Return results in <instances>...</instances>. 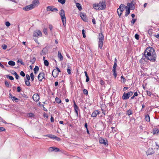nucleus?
<instances>
[{"mask_svg": "<svg viewBox=\"0 0 159 159\" xmlns=\"http://www.w3.org/2000/svg\"><path fill=\"white\" fill-rule=\"evenodd\" d=\"M144 57L151 61L154 62L156 61L157 55L153 48L151 47L147 48L144 52Z\"/></svg>", "mask_w": 159, "mask_h": 159, "instance_id": "1", "label": "nucleus"}, {"mask_svg": "<svg viewBox=\"0 0 159 159\" xmlns=\"http://www.w3.org/2000/svg\"><path fill=\"white\" fill-rule=\"evenodd\" d=\"M93 7L97 10H104L106 7V1L105 0H102L98 3L93 4Z\"/></svg>", "mask_w": 159, "mask_h": 159, "instance_id": "2", "label": "nucleus"}, {"mask_svg": "<svg viewBox=\"0 0 159 159\" xmlns=\"http://www.w3.org/2000/svg\"><path fill=\"white\" fill-rule=\"evenodd\" d=\"M59 14L61 17V19L64 26L66 25V19L65 16V13L64 10L61 9L60 11Z\"/></svg>", "mask_w": 159, "mask_h": 159, "instance_id": "3", "label": "nucleus"}, {"mask_svg": "<svg viewBox=\"0 0 159 159\" xmlns=\"http://www.w3.org/2000/svg\"><path fill=\"white\" fill-rule=\"evenodd\" d=\"M99 38L98 47L101 49L103 43L104 36L102 33H99Z\"/></svg>", "mask_w": 159, "mask_h": 159, "instance_id": "4", "label": "nucleus"}, {"mask_svg": "<svg viewBox=\"0 0 159 159\" xmlns=\"http://www.w3.org/2000/svg\"><path fill=\"white\" fill-rule=\"evenodd\" d=\"M133 93L132 91L129 92L127 93H124L122 97V99L125 100L128 99L129 97L132 95Z\"/></svg>", "mask_w": 159, "mask_h": 159, "instance_id": "5", "label": "nucleus"}, {"mask_svg": "<svg viewBox=\"0 0 159 159\" xmlns=\"http://www.w3.org/2000/svg\"><path fill=\"white\" fill-rule=\"evenodd\" d=\"M42 35V33L40 30H36L34 32L33 34L34 37L39 38L41 37Z\"/></svg>", "mask_w": 159, "mask_h": 159, "instance_id": "6", "label": "nucleus"}, {"mask_svg": "<svg viewBox=\"0 0 159 159\" xmlns=\"http://www.w3.org/2000/svg\"><path fill=\"white\" fill-rule=\"evenodd\" d=\"M99 142L100 143L106 146H107L108 145V142L106 139L102 138H100L99 139Z\"/></svg>", "mask_w": 159, "mask_h": 159, "instance_id": "7", "label": "nucleus"}, {"mask_svg": "<svg viewBox=\"0 0 159 159\" xmlns=\"http://www.w3.org/2000/svg\"><path fill=\"white\" fill-rule=\"evenodd\" d=\"M38 78L39 81H42L43 79H45L44 73L43 72H40L38 75Z\"/></svg>", "mask_w": 159, "mask_h": 159, "instance_id": "8", "label": "nucleus"}, {"mask_svg": "<svg viewBox=\"0 0 159 159\" xmlns=\"http://www.w3.org/2000/svg\"><path fill=\"white\" fill-rule=\"evenodd\" d=\"M47 11H51L57 12L58 11V9L53 6H48L47 7Z\"/></svg>", "mask_w": 159, "mask_h": 159, "instance_id": "9", "label": "nucleus"}, {"mask_svg": "<svg viewBox=\"0 0 159 159\" xmlns=\"http://www.w3.org/2000/svg\"><path fill=\"white\" fill-rule=\"evenodd\" d=\"M119 8L120 10V16H121V14H122L123 12L125 9H126V7H125L124 4H121Z\"/></svg>", "mask_w": 159, "mask_h": 159, "instance_id": "10", "label": "nucleus"}, {"mask_svg": "<svg viewBox=\"0 0 159 159\" xmlns=\"http://www.w3.org/2000/svg\"><path fill=\"white\" fill-rule=\"evenodd\" d=\"M73 102H74V109L75 110V111L76 113V114L77 116H78V110L79 109V108L77 106L76 104V103L75 102L74 100H73Z\"/></svg>", "mask_w": 159, "mask_h": 159, "instance_id": "11", "label": "nucleus"}, {"mask_svg": "<svg viewBox=\"0 0 159 159\" xmlns=\"http://www.w3.org/2000/svg\"><path fill=\"white\" fill-rule=\"evenodd\" d=\"M34 100L36 102L38 101L39 99V97L37 93L34 94L33 96Z\"/></svg>", "mask_w": 159, "mask_h": 159, "instance_id": "12", "label": "nucleus"}, {"mask_svg": "<svg viewBox=\"0 0 159 159\" xmlns=\"http://www.w3.org/2000/svg\"><path fill=\"white\" fill-rule=\"evenodd\" d=\"M33 8L32 5H30L27 6L23 8V9L26 11H28Z\"/></svg>", "mask_w": 159, "mask_h": 159, "instance_id": "13", "label": "nucleus"}, {"mask_svg": "<svg viewBox=\"0 0 159 159\" xmlns=\"http://www.w3.org/2000/svg\"><path fill=\"white\" fill-rule=\"evenodd\" d=\"M48 50L47 48L46 47L43 48L42 50L40 52V55H46V53L48 52Z\"/></svg>", "mask_w": 159, "mask_h": 159, "instance_id": "14", "label": "nucleus"}, {"mask_svg": "<svg viewBox=\"0 0 159 159\" xmlns=\"http://www.w3.org/2000/svg\"><path fill=\"white\" fill-rule=\"evenodd\" d=\"M100 113V111L98 110H96L94 111L92 113L91 116L93 117H96Z\"/></svg>", "mask_w": 159, "mask_h": 159, "instance_id": "15", "label": "nucleus"}, {"mask_svg": "<svg viewBox=\"0 0 159 159\" xmlns=\"http://www.w3.org/2000/svg\"><path fill=\"white\" fill-rule=\"evenodd\" d=\"M39 3V0H34L33 1L31 5H33V8L37 6Z\"/></svg>", "mask_w": 159, "mask_h": 159, "instance_id": "16", "label": "nucleus"}, {"mask_svg": "<svg viewBox=\"0 0 159 159\" xmlns=\"http://www.w3.org/2000/svg\"><path fill=\"white\" fill-rule=\"evenodd\" d=\"M154 152L152 148H149L147 151L146 152L147 155H152L153 154Z\"/></svg>", "mask_w": 159, "mask_h": 159, "instance_id": "17", "label": "nucleus"}, {"mask_svg": "<svg viewBox=\"0 0 159 159\" xmlns=\"http://www.w3.org/2000/svg\"><path fill=\"white\" fill-rule=\"evenodd\" d=\"M52 74L54 78H56L58 75L59 73L56 70L54 69L52 71Z\"/></svg>", "mask_w": 159, "mask_h": 159, "instance_id": "18", "label": "nucleus"}, {"mask_svg": "<svg viewBox=\"0 0 159 159\" xmlns=\"http://www.w3.org/2000/svg\"><path fill=\"white\" fill-rule=\"evenodd\" d=\"M80 16L82 19L84 21H87V19L86 16V15L83 13L80 14Z\"/></svg>", "mask_w": 159, "mask_h": 159, "instance_id": "19", "label": "nucleus"}, {"mask_svg": "<svg viewBox=\"0 0 159 159\" xmlns=\"http://www.w3.org/2000/svg\"><path fill=\"white\" fill-rule=\"evenodd\" d=\"M130 8H128L127 7H126V13L125 15V16H127L130 13Z\"/></svg>", "mask_w": 159, "mask_h": 159, "instance_id": "20", "label": "nucleus"}, {"mask_svg": "<svg viewBox=\"0 0 159 159\" xmlns=\"http://www.w3.org/2000/svg\"><path fill=\"white\" fill-rule=\"evenodd\" d=\"M146 58L144 57V54H143L142 57L140 60L139 62L141 63L142 64L144 62L146 61L145 59Z\"/></svg>", "mask_w": 159, "mask_h": 159, "instance_id": "21", "label": "nucleus"}, {"mask_svg": "<svg viewBox=\"0 0 159 159\" xmlns=\"http://www.w3.org/2000/svg\"><path fill=\"white\" fill-rule=\"evenodd\" d=\"M58 57L60 59V61H62L63 59V57L61 52H60L59 51H58Z\"/></svg>", "mask_w": 159, "mask_h": 159, "instance_id": "22", "label": "nucleus"}, {"mask_svg": "<svg viewBox=\"0 0 159 159\" xmlns=\"http://www.w3.org/2000/svg\"><path fill=\"white\" fill-rule=\"evenodd\" d=\"M11 73L12 74L15 75V78L17 80L19 79V76L16 72H15L14 70H13L11 72Z\"/></svg>", "mask_w": 159, "mask_h": 159, "instance_id": "23", "label": "nucleus"}, {"mask_svg": "<svg viewBox=\"0 0 159 159\" xmlns=\"http://www.w3.org/2000/svg\"><path fill=\"white\" fill-rule=\"evenodd\" d=\"M39 68L38 66H35L34 69V72L35 74H36L37 72L39 71Z\"/></svg>", "mask_w": 159, "mask_h": 159, "instance_id": "24", "label": "nucleus"}, {"mask_svg": "<svg viewBox=\"0 0 159 159\" xmlns=\"http://www.w3.org/2000/svg\"><path fill=\"white\" fill-rule=\"evenodd\" d=\"M133 112L131 109H129L126 111V115L128 116L132 115L133 114Z\"/></svg>", "mask_w": 159, "mask_h": 159, "instance_id": "25", "label": "nucleus"}, {"mask_svg": "<svg viewBox=\"0 0 159 159\" xmlns=\"http://www.w3.org/2000/svg\"><path fill=\"white\" fill-rule=\"evenodd\" d=\"M8 64L11 66H14L15 65V63L14 61H10L8 62Z\"/></svg>", "mask_w": 159, "mask_h": 159, "instance_id": "26", "label": "nucleus"}, {"mask_svg": "<svg viewBox=\"0 0 159 159\" xmlns=\"http://www.w3.org/2000/svg\"><path fill=\"white\" fill-rule=\"evenodd\" d=\"M71 68L70 66L68 65L67 66V72L69 75L71 74Z\"/></svg>", "mask_w": 159, "mask_h": 159, "instance_id": "27", "label": "nucleus"}, {"mask_svg": "<svg viewBox=\"0 0 159 159\" xmlns=\"http://www.w3.org/2000/svg\"><path fill=\"white\" fill-rule=\"evenodd\" d=\"M76 6L80 11H81L82 10L81 5L79 3H76Z\"/></svg>", "mask_w": 159, "mask_h": 159, "instance_id": "28", "label": "nucleus"}, {"mask_svg": "<svg viewBox=\"0 0 159 159\" xmlns=\"http://www.w3.org/2000/svg\"><path fill=\"white\" fill-rule=\"evenodd\" d=\"M45 136L48 137L50 138L51 139H54V137L55 135L53 134H47L45 135Z\"/></svg>", "mask_w": 159, "mask_h": 159, "instance_id": "29", "label": "nucleus"}, {"mask_svg": "<svg viewBox=\"0 0 159 159\" xmlns=\"http://www.w3.org/2000/svg\"><path fill=\"white\" fill-rule=\"evenodd\" d=\"M146 120L148 122H149L150 121V117L148 114L146 115L145 116Z\"/></svg>", "mask_w": 159, "mask_h": 159, "instance_id": "30", "label": "nucleus"}, {"mask_svg": "<svg viewBox=\"0 0 159 159\" xmlns=\"http://www.w3.org/2000/svg\"><path fill=\"white\" fill-rule=\"evenodd\" d=\"M55 100L56 102L58 103H60L61 102V100L57 97L56 98Z\"/></svg>", "mask_w": 159, "mask_h": 159, "instance_id": "31", "label": "nucleus"}, {"mask_svg": "<svg viewBox=\"0 0 159 159\" xmlns=\"http://www.w3.org/2000/svg\"><path fill=\"white\" fill-rule=\"evenodd\" d=\"M27 116L30 118H32V117H34V115L33 113H28L27 114Z\"/></svg>", "mask_w": 159, "mask_h": 159, "instance_id": "32", "label": "nucleus"}, {"mask_svg": "<svg viewBox=\"0 0 159 159\" xmlns=\"http://www.w3.org/2000/svg\"><path fill=\"white\" fill-rule=\"evenodd\" d=\"M36 58L35 57H33L32 59H31L30 62L32 64H33L35 62Z\"/></svg>", "mask_w": 159, "mask_h": 159, "instance_id": "33", "label": "nucleus"}, {"mask_svg": "<svg viewBox=\"0 0 159 159\" xmlns=\"http://www.w3.org/2000/svg\"><path fill=\"white\" fill-rule=\"evenodd\" d=\"M25 84L27 86H30L31 85L29 80H25Z\"/></svg>", "mask_w": 159, "mask_h": 159, "instance_id": "34", "label": "nucleus"}, {"mask_svg": "<svg viewBox=\"0 0 159 159\" xmlns=\"http://www.w3.org/2000/svg\"><path fill=\"white\" fill-rule=\"evenodd\" d=\"M128 8H130V9L131 10H134V5L132 3H130L129 4V7Z\"/></svg>", "mask_w": 159, "mask_h": 159, "instance_id": "35", "label": "nucleus"}, {"mask_svg": "<svg viewBox=\"0 0 159 159\" xmlns=\"http://www.w3.org/2000/svg\"><path fill=\"white\" fill-rule=\"evenodd\" d=\"M11 98L13 101H15L16 102H18V101L19 100V99L18 98H16L14 96V97L11 96Z\"/></svg>", "mask_w": 159, "mask_h": 159, "instance_id": "36", "label": "nucleus"}, {"mask_svg": "<svg viewBox=\"0 0 159 159\" xmlns=\"http://www.w3.org/2000/svg\"><path fill=\"white\" fill-rule=\"evenodd\" d=\"M5 84L6 86L7 87H9L10 86H12L11 84H9L8 82L7 81H5Z\"/></svg>", "mask_w": 159, "mask_h": 159, "instance_id": "37", "label": "nucleus"}, {"mask_svg": "<svg viewBox=\"0 0 159 159\" xmlns=\"http://www.w3.org/2000/svg\"><path fill=\"white\" fill-rule=\"evenodd\" d=\"M6 77L7 78H9L10 80H13L14 79V78L13 76H10L8 75H6Z\"/></svg>", "mask_w": 159, "mask_h": 159, "instance_id": "38", "label": "nucleus"}, {"mask_svg": "<svg viewBox=\"0 0 159 159\" xmlns=\"http://www.w3.org/2000/svg\"><path fill=\"white\" fill-rule=\"evenodd\" d=\"M49 151L50 152H52L55 150V147H52L49 148Z\"/></svg>", "mask_w": 159, "mask_h": 159, "instance_id": "39", "label": "nucleus"}, {"mask_svg": "<svg viewBox=\"0 0 159 159\" xmlns=\"http://www.w3.org/2000/svg\"><path fill=\"white\" fill-rule=\"evenodd\" d=\"M44 64L46 66H48L49 65V62L47 60H44Z\"/></svg>", "mask_w": 159, "mask_h": 159, "instance_id": "40", "label": "nucleus"}, {"mask_svg": "<svg viewBox=\"0 0 159 159\" xmlns=\"http://www.w3.org/2000/svg\"><path fill=\"white\" fill-rule=\"evenodd\" d=\"M112 131L113 133H115L117 131V129L114 127H111Z\"/></svg>", "mask_w": 159, "mask_h": 159, "instance_id": "41", "label": "nucleus"}, {"mask_svg": "<svg viewBox=\"0 0 159 159\" xmlns=\"http://www.w3.org/2000/svg\"><path fill=\"white\" fill-rule=\"evenodd\" d=\"M30 76L31 77V81H33L34 79V76L33 75V74L32 72L30 74Z\"/></svg>", "mask_w": 159, "mask_h": 159, "instance_id": "42", "label": "nucleus"}, {"mask_svg": "<svg viewBox=\"0 0 159 159\" xmlns=\"http://www.w3.org/2000/svg\"><path fill=\"white\" fill-rule=\"evenodd\" d=\"M153 134H157L159 133V130L158 129L153 130Z\"/></svg>", "mask_w": 159, "mask_h": 159, "instance_id": "43", "label": "nucleus"}, {"mask_svg": "<svg viewBox=\"0 0 159 159\" xmlns=\"http://www.w3.org/2000/svg\"><path fill=\"white\" fill-rule=\"evenodd\" d=\"M58 2L62 4H64L66 0H58Z\"/></svg>", "mask_w": 159, "mask_h": 159, "instance_id": "44", "label": "nucleus"}, {"mask_svg": "<svg viewBox=\"0 0 159 159\" xmlns=\"http://www.w3.org/2000/svg\"><path fill=\"white\" fill-rule=\"evenodd\" d=\"M121 79V80L122 81H123V83L124 84L125 82L126 81V80L124 78L123 76V75H122L120 77Z\"/></svg>", "mask_w": 159, "mask_h": 159, "instance_id": "45", "label": "nucleus"}, {"mask_svg": "<svg viewBox=\"0 0 159 159\" xmlns=\"http://www.w3.org/2000/svg\"><path fill=\"white\" fill-rule=\"evenodd\" d=\"M112 71L113 72V75L114 76L115 78H116L117 76V74L116 72V70H112Z\"/></svg>", "mask_w": 159, "mask_h": 159, "instance_id": "46", "label": "nucleus"}, {"mask_svg": "<svg viewBox=\"0 0 159 159\" xmlns=\"http://www.w3.org/2000/svg\"><path fill=\"white\" fill-rule=\"evenodd\" d=\"M83 92L85 94L87 95L88 94V91L86 89H84Z\"/></svg>", "mask_w": 159, "mask_h": 159, "instance_id": "47", "label": "nucleus"}, {"mask_svg": "<svg viewBox=\"0 0 159 159\" xmlns=\"http://www.w3.org/2000/svg\"><path fill=\"white\" fill-rule=\"evenodd\" d=\"M18 62H20L22 65L24 66L25 65L24 63L23 62L22 60H19L17 61Z\"/></svg>", "mask_w": 159, "mask_h": 159, "instance_id": "48", "label": "nucleus"}, {"mask_svg": "<svg viewBox=\"0 0 159 159\" xmlns=\"http://www.w3.org/2000/svg\"><path fill=\"white\" fill-rule=\"evenodd\" d=\"M54 139H55L58 141H59L61 140V139L59 138H58L55 136L54 137Z\"/></svg>", "mask_w": 159, "mask_h": 159, "instance_id": "49", "label": "nucleus"}, {"mask_svg": "<svg viewBox=\"0 0 159 159\" xmlns=\"http://www.w3.org/2000/svg\"><path fill=\"white\" fill-rule=\"evenodd\" d=\"M20 75L23 77H24L25 76V74L23 71H21L20 72Z\"/></svg>", "mask_w": 159, "mask_h": 159, "instance_id": "50", "label": "nucleus"}, {"mask_svg": "<svg viewBox=\"0 0 159 159\" xmlns=\"http://www.w3.org/2000/svg\"><path fill=\"white\" fill-rule=\"evenodd\" d=\"M116 66H117V63H114L112 70H116Z\"/></svg>", "mask_w": 159, "mask_h": 159, "instance_id": "51", "label": "nucleus"}, {"mask_svg": "<svg viewBox=\"0 0 159 159\" xmlns=\"http://www.w3.org/2000/svg\"><path fill=\"white\" fill-rule=\"evenodd\" d=\"M43 31L44 33L46 34H47L48 33L47 30L46 29V28H44Z\"/></svg>", "mask_w": 159, "mask_h": 159, "instance_id": "52", "label": "nucleus"}, {"mask_svg": "<svg viewBox=\"0 0 159 159\" xmlns=\"http://www.w3.org/2000/svg\"><path fill=\"white\" fill-rule=\"evenodd\" d=\"M26 77L27 79L26 80H30V77L29 75H28V74L26 75Z\"/></svg>", "mask_w": 159, "mask_h": 159, "instance_id": "53", "label": "nucleus"}, {"mask_svg": "<svg viewBox=\"0 0 159 159\" xmlns=\"http://www.w3.org/2000/svg\"><path fill=\"white\" fill-rule=\"evenodd\" d=\"M5 129L3 127H0V132L5 131Z\"/></svg>", "mask_w": 159, "mask_h": 159, "instance_id": "54", "label": "nucleus"}, {"mask_svg": "<svg viewBox=\"0 0 159 159\" xmlns=\"http://www.w3.org/2000/svg\"><path fill=\"white\" fill-rule=\"evenodd\" d=\"M2 48L3 49L5 50L7 48V46L5 44H3L2 45Z\"/></svg>", "mask_w": 159, "mask_h": 159, "instance_id": "55", "label": "nucleus"}, {"mask_svg": "<svg viewBox=\"0 0 159 159\" xmlns=\"http://www.w3.org/2000/svg\"><path fill=\"white\" fill-rule=\"evenodd\" d=\"M136 20L135 19H133L131 21V23L132 25L134 24L135 22L136 21Z\"/></svg>", "mask_w": 159, "mask_h": 159, "instance_id": "56", "label": "nucleus"}, {"mask_svg": "<svg viewBox=\"0 0 159 159\" xmlns=\"http://www.w3.org/2000/svg\"><path fill=\"white\" fill-rule=\"evenodd\" d=\"M10 23L8 21H7L5 23V25L6 26L8 27L10 25Z\"/></svg>", "mask_w": 159, "mask_h": 159, "instance_id": "57", "label": "nucleus"}, {"mask_svg": "<svg viewBox=\"0 0 159 159\" xmlns=\"http://www.w3.org/2000/svg\"><path fill=\"white\" fill-rule=\"evenodd\" d=\"M117 12L118 13L119 16V17H120L121 16H120V9L119 7L118 9H117Z\"/></svg>", "mask_w": 159, "mask_h": 159, "instance_id": "58", "label": "nucleus"}, {"mask_svg": "<svg viewBox=\"0 0 159 159\" xmlns=\"http://www.w3.org/2000/svg\"><path fill=\"white\" fill-rule=\"evenodd\" d=\"M146 92H147V95H148V96H150L152 94L151 92L150 91H147Z\"/></svg>", "mask_w": 159, "mask_h": 159, "instance_id": "59", "label": "nucleus"}, {"mask_svg": "<svg viewBox=\"0 0 159 159\" xmlns=\"http://www.w3.org/2000/svg\"><path fill=\"white\" fill-rule=\"evenodd\" d=\"M84 30H83L82 31V34H83V36L84 38H85L86 37V35L84 33Z\"/></svg>", "mask_w": 159, "mask_h": 159, "instance_id": "60", "label": "nucleus"}, {"mask_svg": "<svg viewBox=\"0 0 159 159\" xmlns=\"http://www.w3.org/2000/svg\"><path fill=\"white\" fill-rule=\"evenodd\" d=\"M135 38L137 39V40H138L139 39V35L137 34H136L135 35Z\"/></svg>", "mask_w": 159, "mask_h": 159, "instance_id": "61", "label": "nucleus"}, {"mask_svg": "<svg viewBox=\"0 0 159 159\" xmlns=\"http://www.w3.org/2000/svg\"><path fill=\"white\" fill-rule=\"evenodd\" d=\"M0 121L2 122L3 123H6V121L3 120V119L0 116Z\"/></svg>", "mask_w": 159, "mask_h": 159, "instance_id": "62", "label": "nucleus"}, {"mask_svg": "<svg viewBox=\"0 0 159 159\" xmlns=\"http://www.w3.org/2000/svg\"><path fill=\"white\" fill-rule=\"evenodd\" d=\"M100 84L101 85H103L105 84V82L102 80H101L100 81Z\"/></svg>", "mask_w": 159, "mask_h": 159, "instance_id": "63", "label": "nucleus"}, {"mask_svg": "<svg viewBox=\"0 0 159 159\" xmlns=\"http://www.w3.org/2000/svg\"><path fill=\"white\" fill-rule=\"evenodd\" d=\"M92 21L93 23V24H96V21H95V19L94 18H93V19H92Z\"/></svg>", "mask_w": 159, "mask_h": 159, "instance_id": "64", "label": "nucleus"}]
</instances>
